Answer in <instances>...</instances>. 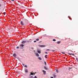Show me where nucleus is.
<instances>
[{"label": "nucleus", "mask_w": 78, "mask_h": 78, "mask_svg": "<svg viewBox=\"0 0 78 78\" xmlns=\"http://www.w3.org/2000/svg\"><path fill=\"white\" fill-rule=\"evenodd\" d=\"M39 47H45V45H39Z\"/></svg>", "instance_id": "obj_1"}, {"label": "nucleus", "mask_w": 78, "mask_h": 78, "mask_svg": "<svg viewBox=\"0 0 78 78\" xmlns=\"http://www.w3.org/2000/svg\"><path fill=\"white\" fill-rule=\"evenodd\" d=\"M68 54L69 55H73V56H74L75 55V54H72V53H69Z\"/></svg>", "instance_id": "obj_2"}, {"label": "nucleus", "mask_w": 78, "mask_h": 78, "mask_svg": "<svg viewBox=\"0 0 78 78\" xmlns=\"http://www.w3.org/2000/svg\"><path fill=\"white\" fill-rule=\"evenodd\" d=\"M20 23H21V24L22 25H24V24H23V22H22V21H21L20 22Z\"/></svg>", "instance_id": "obj_3"}, {"label": "nucleus", "mask_w": 78, "mask_h": 78, "mask_svg": "<svg viewBox=\"0 0 78 78\" xmlns=\"http://www.w3.org/2000/svg\"><path fill=\"white\" fill-rule=\"evenodd\" d=\"M27 42V41H24L22 42V44H25V43H26Z\"/></svg>", "instance_id": "obj_4"}, {"label": "nucleus", "mask_w": 78, "mask_h": 78, "mask_svg": "<svg viewBox=\"0 0 78 78\" xmlns=\"http://www.w3.org/2000/svg\"><path fill=\"white\" fill-rule=\"evenodd\" d=\"M35 55H36V56H39V55L37 53H35Z\"/></svg>", "instance_id": "obj_5"}, {"label": "nucleus", "mask_w": 78, "mask_h": 78, "mask_svg": "<svg viewBox=\"0 0 78 78\" xmlns=\"http://www.w3.org/2000/svg\"><path fill=\"white\" fill-rule=\"evenodd\" d=\"M13 56L14 57H16V54H14Z\"/></svg>", "instance_id": "obj_6"}, {"label": "nucleus", "mask_w": 78, "mask_h": 78, "mask_svg": "<svg viewBox=\"0 0 78 78\" xmlns=\"http://www.w3.org/2000/svg\"><path fill=\"white\" fill-rule=\"evenodd\" d=\"M60 43H61V41H57V44H60Z\"/></svg>", "instance_id": "obj_7"}, {"label": "nucleus", "mask_w": 78, "mask_h": 78, "mask_svg": "<svg viewBox=\"0 0 78 78\" xmlns=\"http://www.w3.org/2000/svg\"><path fill=\"white\" fill-rule=\"evenodd\" d=\"M24 46V45L23 44H21L20 45V47H23Z\"/></svg>", "instance_id": "obj_8"}, {"label": "nucleus", "mask_w": 78, "mask_h": 78, "mask_svg": "<svg viewBox=\"0 0 78 78\" xmlns=\"http://www.w3.org/2000/svg\"><path fill=\"white\" fill-rule=\"evenodd\" d=\"M37 52L38 53H41V51H37Z\"/></svg>", "instance_id": "obj_9"}, {"label": "nucleus", "mask_w": 78, "mask_h": 78, "mask_svg": "<svg viewBox=\"0 0 78 78\" xmlns=\"http://www.w3.org/2000/svg\"><path fill=\"white\" fill-rule=\"evenodd\" d=\"M33 75V73H31L30 74V76H31V75Z\"/></svg>", "instance_id": "obj_10"}, {"label": "nucleus", "mask_w": 78, "mask_h": 78, "mask_svg": "<svg viewBox=\"0 0 78 78\" xmlns=\"http://www.w3.org/2000/svg\"><path fill=\"white\" fill-rule=\"evenodd\" d=\"M43 72H44V74H45L46 72L44 70H43Z\"/></svg>", "instance_id": "obj_11"}, {"label": "nucleus", "mask_w": 78, "mask_h": 78, "mask_svg": "<svg viewBox=\"0 0 78 78\" xmlns=\"http://www.w3.org/2000/svg\"><path fill=\"white\" fill-rule=\"evenodd\" d=\"M53 76H54V78H56V76L55 74H53Z\"/></svg>", "instance_id": "obj_12"}, {"label": "nucleus", "mask_w": 78, "mask_h": 78, "mask_svg": "<svg viewBox=\"0 0 78 78\" xmlns=\"http://www.w3.org/2000/svg\"><path fill=\"white\" fill-rule=\"evenodd\" d=\"M44 68L45 69H46V70H48V68H47V67L44 66Z\"/></svg>", "instance_id": "obj_13"}, {"label": "nucleus", "mask_w": 78, "mask_h": 78, "mask_svg": "<svg viewBox=\"0 0 78 78\" xmlns=\"http://www.w3.org/2000/svg\"><path fill=\"white\" fill-rule=\"evenodd\" d=\"M38 59L40 60H42V58L41 57H38Z\"/></svg>", "instance_id": "obj_14"}, {"label": "nucleus", "mask_w": 78, "mask_h": 78, "mask_svg": "<svg viewBox=\"0 0 78 78\" xmlns=\"http://www.w3.org/2000/svg\"><path fill=\"white\" fill-rule=\"evenodd\" d=\"M25 72H26V73H28V70L26 69L25 70Z\"/></svg>", "instance_id": "obj_15"}, {"label": "nucleus", "mask_w": 78, "mask_h": 78, "mask_svg": "<svg viewBox=\"0 0 78 78\" xmlns=\"http://www.w3.org/2000/svg\"><path fill=\"white\" fill-rule=\"evenodd\" d=\"M36 41H39V38H37L36 39Z\"/></svg>", "instance_id": "obj_16"}, {"label": "nucleus", "mask_w": 78, "mask_h": 78, "mask_svg": "<svg viewBox=\"0 0 78 78\" xmlns=\"http://www.w3.org/2000/svg\"><path fill=\"white\" fill-rule=\"evenodd\" d=\"M45 58H47V55H46L45 56Z\"/></svg>", "instance_id": "obj_17"}, {"label": "nucleus", "mask_w": 78, "mask_h": 78, "mask_svg": "<svg viewBox=\"0 0 78 78\" xmlns=\"http://www.w3.org/2000/svg\"><path fill=\"white\" fill-rule=\"evenodd\" d=\"M56 72L57 73H58V69H56Z\"/></svg>", "instance_id": "obj_18"}, {"label": "nucleus", "mask_w": 78, "mask_h": 78, "mask_svg": "<svg viewBox=\"0 0 78 78\" xmlns=\"http://www.w3.org/2000/svg\"><path fill=\"white\" fill-rule=\"evenodd\" d=\"M53 41H56V39H53Z\"/></svg>", "instance_id": "obj_19"}, {"label": "nucleus", "mask_w": 78, "mask_h": 78, "mask_svg": "<svg viewBox=\"0 0 78 78\" xmlns=\"http://www.w3.org/2000/svg\"><path fill=\"white\" fill-rule=\"evenodd\" d=\"M33 76H31L30 77V78H33Z\"/></svg>", "instance_id": "obj_20"}, {"label": "nucleus", "mask_w": 78, "mask_h": 78, "mask_svg": "<svg viewBox=\"0 0 78 78\" xmlns=\"http://www.w3.org/2000/svg\"><path fill=\"white\" fill-rule=\"evenodd\" d=\"M24 67H27V65H25V66H24Z\"/></svg>", "instance_id": "obj_21"}, {"label": "nucleus", "mask_w": 78, "mask_h": 78, "mask_svg": "<svg viewBox=\"0 0 78 78\" xmlns=\"http://www.w3.org/2000/svg\"><path fill=\"white\" fill-rule=\"evenodd\" d=\"M44 64H45V65H46V64H47V63H46V62H44Z\"/></svg>", "instance_id": "obj_22"}, {"label": "nucleus", "mask_w": 78, "mask_h": 78, "mask_svg": "<svg viewBox=\"0 0 78 78\" xmlns=\"http://www.w3.org/2000/svg\"><path fill=\"white\" fill-rule=\"evenodd\" d=\"M49 50H50L49 49H47L46 50V51H49Z\"/></svg>", "instance_id": "obj_23"}, {"label": "nucleus", "mask_w": 78, "mask_h": 78, "mask_svg": "<svg viewBox=\"0 0 78 78\" xmlns=\"http://www.w3.org/2000/svg\"><path fill=\"white\" fill-rule=\"evenodd\" d=\"M62 54H65V53H64V52H62Z\"/></svg>", "instance_id": "obj_24"}, {"label": "nucleus", "mask_w": 78, "mask_h": 78, "mask_svg": "<svg viewBox=\"0 0 78 78\" xmlns=\"http://www.w3.org/2000/svg\"><path fill=\"white\" fill-rule=\"evenodd\" d=\"M2 6V4H0V7H1Z\"/></svg>", "instance_id": "obj_25"}, {"label": "nucleus", "mask_w": 78, "mask_h": 78, "mask_svg": "<svg viewBox=\"0 0 78 78\" xmlns=\"http://www.w3.org/2000/svg\"><path fill=\"white\" fill-rule=\"evenodd\" d=\"M34 42H36V41H34Z\"/></svg>", "instance_id": "obj_26"}, {"label": "nucleus", "mask_w": 78, "mask_h": 78, "mask_svg": "<svg viewBox=\"0 0 78 78\" xmlns=\"http://www.w3.org/2000/svg\"><path fill=\"white\" fill-rule=\"evenodd\" d=\"M19 48V47H16V48Z\"/></svg>", "instance_id": "obj_27"}, {"label": "nucleus", "mask_w": 78, "mask_h": 78, "mask_svg": "<svg viewBox=\"0 0 78 78\" xmlns=\"http://www.w3.org/2000/svg\"><path fill=\"white\" fill-rule=\"evenodd\" d=\"M35 78H37V76H35L34 77Z\"/></svg>", "instance_id": "obj_28"}, {"label": "nucleus", "mask_w": 78, "mask_h": 78, "mask_svg": "<svg viewBox=\"0 0 78 78\" xmlns=\"http://www.w3.org/2000/svg\"><path fill=\"white\" fill-rule=\"evenodd\" d=\"M33 75H35V73H33Z\"/></svg>", "instance_id": "obj_29"}, {"label": "nucleus", "mask_w": 78, "mask_h": 78, "mask_svg": "<svg viewBox=\"0 0 78 78\" xmlns=\"http://www.w3.org/2000/svg\"><path fill=\"white\" fill-rule=\"evenodd\" d=\"M72 69V68H70V67H69V69Z\"/></svg>", "instance_id": "obj_30"}, {"label": "nucleus", "mask_w": 78, "mask_h": 78, "mask_svg": "<svg viewBox=\"0 0 78 78\" xmlns=\"http://www.w3.org/2000/svg\"><path fill=\"white\" fill-rule=\"evenodd\" d=\"M52 51L54 52V51H55V50H52Z\"/></svg>", "instance_id": "obj_31"}, {"label": "nucleus", "mask_w": 78, "mask_h": 78, "mask_svg": "<svg viewBox=\"0 0 78 78\" xmlns=\"http://www.w3.org/2000/svg\"><path fill=\"white\" fill-rule=\"evenodd\" d=\"M45 53H46V54H47V52H45Z\"/></svg>", "instance_id": "obj_32"}, {"label": "nucleus", "mask_w": 78, "mask_h": 78, "mask_svg": "<svg viewBox=\"0 0 78 78\" xmlns=\"http://www.w3.org/2000/svg\"><path fill=\"white\" fill-rule=\"evenodd\" d=\"M4 14H6V13L5 12H4L3 13Z\"/></svg>", "instance_id": "obj_33"}, {"label": "nucleus", "mask_w": 78, "mask_h": 78, "mask_svg": "<svg viewBox=\"0 0 78 78\" xmlns=\"http://www.w3.org/2000/svg\"><path fill=\"white\" fill-rule=\"evenodd\" d=\"M12 1H13V2H14V0H11Z\"/></svg>", "instance_id": "obj_34"}, {"label": "nucleus", "mask_w": 78, "mask_h": 78, "mask_svg": "<svg viewBox=\"0 0 78 78\" xmlns=\"http://www.w3.org/2000/svg\"><path fill=\"white\" fill-rule=\"evenodd\" d=\"M76 60H78V58H76Z\"/></svg>", "instance_id": "obj_35"}, {"label": "nucleus", "mask_w": 78, "mask_h": 78, "mask_svg": "<svg viewBox=\"0 0 78 78\" xmlns=\"http://www.w3.org/2000/svg\"><path fill=\"white\" fill-rule=\"evenodd\" d=\"M51 78H53V77H51Z\"/></svg>", "instance_id": "obj_36"}, {"label": "nucleus", "mask_w": 78, "mask_h": 78, "mask_svg": "<svg viewBox=\"0 0 78 78\" xmlns=\"http://www.w3.org/2000/svg\"><path fill=\"white\" fill-rule=\"evenodd\" d=\"M24 65H25V64H23V66H24Z\"/></svg>", "instance_id": "obj_37"}]
</instances>
